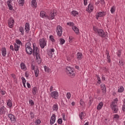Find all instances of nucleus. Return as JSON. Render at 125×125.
I'll list each match as a JSON object with an SVG mask.
<instances>
[{"mask_svg":"<svg viewBox=\"0 0 125 125\" xmlns=\"http://www.w3.org/2000/svg\"><path fill=\"white\" fill-rule=\"evenodd\" d=\"M85 113H84L83 112H82L80 113H79V118L81 120H83L84 119V117H85Z\"/></svg>","mask_w":125,"mask_h":125,"instance_id":"obj_25","label":"nucleus"},{"mask_svg":"<svg viewBox=\"0 0 125 125\" xmlns=\"http://www.w3.org/2000/svg\"><path fill=\"white\" fill-rule=\"evenodd\" d=\"M112 110L114 113H117L118 112V106H117V102H112L111 104L110 105Z\"/></svg>","mask_w":125,"mask_h":125,"instance_id":"obj_5","label":"nucleus"},{"mask_svg":"<svg viewBox=\"0 0 125 125\" xmlns=\"http://www.w3.org/2000/svg\"><path fill=\"white\" fill-rule=\"evenodd\" d=\"M107 59L108 63H111V56L107 57Z\"/></svg>","mask_w":125,"mask_h":125,"instance_id":"obj_50","label":"nucleus"},{"mask_svg":"<svg viewBox=\"0 0 125 125\" xmlns=\"http://www.w3.org/2000/svg\"><path fill=\"white\" fill-rule=\"evenodd\" d=\"M44 71L45 72H47L48 73L49 72V71H50V69H49V67L46 66H44Z\"/></svg>","mask_w":125,"mask_h":125,"instance_id":"obj_39","label":"nucleus"},{"mask_svg":"<svg viewBox=\"0 0 125 125\" xmlns=\"http://www.w3.org/2000/svg\"><path fill=\"white\" fill-rule=\"evenodd\" d=\"M1 54L3 57L6 56V49L3 47L1 49Z\"/></svg>","mask_w":125,"mask_h":125,"instance_id":"obj_24","label":"nucleus"},{"mask_svg":"<svg viewBox=\"0 0 125 125\" xmlns=\"http://www.w3.org/2000/svg\"><path fill=\"white\" fill-rule=\"evenodd\" d=\"M7 105L9 107V108H11L12 107V102L10 100H8L7 102Z\"/></svg>","mask_w":125,"mask_h":125,"instance_id":"obj_29","label":"nucleus"},{"mask_svg":"<svg viewBox=\"0 0 125 125\" xmlns=\"http://www.w3.org/2000/svg\"><path fill=\"white\" fill-rule=\"evenodd\" d=\"M30 115L31 119H34V118H35V114H34L33 112H31Z\"/></svg>","mask_w":125,"mask_h":125,"instance_id":"obj_46","label":"nucleus"},{"mask_svg":"<svg viewBox=\"0 0 125 125\" xmlns=\"http://www.w3.org/2000/svg\"><path fill=\"white\" fill-rule=\"evenodd\" d=\"M124 90H125V88H124V87L123 86H121L120 87H118V92L119 93L123 92Z\"/></svg>","mask_w":125,"mask_h":125,"instance_id":"obj_32","label":"nucleus"},{"mask_svg":"<svg viewBox=\"0 0 125 125\" xmlns=\"http://www.w3.org/2000/svg\"><path fill=\"white\" fill-rule=\"evenodd\" d=\"M29 104L31 105V106H34V101L32 100H29Z\"/></svg>","mask_w":125,"mask_h":125,"instance_id":"obj_44","label":"nucleus"},{"mask_svg":"<svg viewBox=\"0 0 125 125\" xmlns=\"http://www.w3.org/2000/svg\"><path fill=\"white\" fill-rule=\"evenodd\" d=\"M11 2H12V0H9L7 1V4L10 10H12V9H13V7L12 6V5H11Z\"/></svg>","mask_w":125,"mask_h":125,"instance_id":"obj_18","label":"nucleus"},{"mask_svg":"<svg viewBox=\"0 0 125 125\" xmlns=\"http://www.w3.org/2000/svg\"><path fill=\"white\" fill-rule=\"evenodd\" d=\"M67 75H68V76H70V77H71V78H74V77H75V71H74V69H72L71 70H70L69 72H67Z\"/></svg>","mask_w":125,"mask_h":125,"instance_id":"obj_16","label":"nucleus"},{"mask_svg":"<svg viewBox=\"0 0 125 125\" xmlns=\"http://www.w3.org/2000/svg\"><path fill=\"white\" fill-rule=\"evenodd\" d=\"M24 3H25L24 0H19V5H20L21 6H23V5H24Z\"/></svg>","mask_w":125,"mask_h":125,"instance_id":"obj_36","label":"nucleus"},{"mask_svg":"<svg viewBox=\"0 0 125 125\" xmlns=\"http://www.w3.org/2000/svg\"><path fill=\"white\" fill-rule=\"evenodd\" d=\"M101 87L102 90H103V95H105V94H106V86H105V84H102L101 85Z\"/></svg>","mask_w":125,"mask_h":125,"instance_id":"obj_17","label":"nucleus"},{"mask_svg":"<svg viewBox=\"0 0 125 125\" xmlns=\"http://www.w3.org/2000/svg\"><path fill=\"white\" fill-rule=\"evenodd\" d=\"M101 1L102 4H105V1H104V0H101Z\"/></svg>","mask_w":125,"mask_h":125,"instance_id":"obj_63","label":"nucleus"},{"mask_svg":"<svg viewBox=\"0 0 125 125\" xmlns=\"http://www.w3.org/2000/svg\"><path fill=\"white\" fill-rule=\"evenodd\" d=\"M38 92V88L37 87H34L32 88V93L33 95H36Z\"/></svg>","mask_w":125,"mask_h":125,"instance_id":"obj_27","label":"nucleus"},{"mask_svg":"<svg viewBox=\"0 0 125 125\" xmlns=\"http://www.w3.org/2000/svg\"><path fill=\"white\" fill-rule=\"evenodd\" d=\"M119 65H120V66H124V63L123 62L119 61Z\"/></svg>","mask_w":125,"mask_h":125,"instance_id":"obj_58","label":"nucleus"},{"mask_svg":"<svg viewBox=\"0 0 125 125\" xmlns=\"http://www.w3.org/2000/svg\"><path fill=\"white\" fill-rule=\"evenodd\" d=\"M65 40H64L63 39H60V44H62H62H64V43H65Z\"/></svg>","mask_w":125,"mask_h":125,"instance_id":"obj_41","label":"nucleus"},{"mask_svg":"<svg viewBox=\"0 0 125 125\" xmlns=\"http://www.w3.org/2000/svg\"><path fill=\"white\" fill-rule=\"evenodd\" d=\"M115 11H116V7H115V6H113L110 9L111 13L113 14V13H114Z\"/></svg>","mask_w":125,"mask_h":125,"instance_id":"obj_35","label":"nucleus"},{"mask_svg":"<svg viewBox=\"0 0 125 125\" xmlns=\"http://www.w3.org/2000/svg\"><path fill=\"white\" fill-rule=\"evenodd\" d=\"M10 48L11 49V50H12V51H14V50L15 51H18V50H19V48H20V45L16 44V43H15L14 44V46L12 45H10Z\"/></svg>","mask_w":125,"mask_h":125,"instance_id":"obj_4","label":"nucleus"},{"mask_svg":"<svg viewBox=\"0 0 125 125\" xmlns=\"http://www.w3.org/2000/svg\"><path fill=\"white\" fill-rule=\"evenodd\" d=\"M24 28H23V27H19V31L21 33V36H23L24 35Z\"/></svg>","mask_w":125,"mask_h":125,"instance_id":"obj_26","label":"nucleus"},{"mask_svg":"<svg viewBox=\"0 0 125 125\" xmlns=\"http://www.w3.org/2000/svg\"><path fill=\"white\" fill-rule=\"evenodd\" d=\"M52 90H53V86H51L50 88V91H52Z\"/></svg>","mask_w":125,"mask_h":125,"instance_id":"obj_61","label":"nucleus"},{"mask_svg":"<svg viewBox=\"0 0 125 125\" xmlns=\"http://www.w3.org/2000/svg\"><path fill=\"white\" fill-rule=\"evenodd\" d=\"M67 25H68V26H74L75 24L73 22H69L67 23Z\"/></svg>","mask_w":125,"mask_h":125,"instance_id":"obj_47","label":"nucleus"},{"mask_svg":"<svg viewBox=\"0 0 125 125\" xmlns=\"http://www.w3.org/2000/svg\"><path fill=\"white\" fill-rule=\"evenodd\" d=\"M102 107H103V103L101 102L98 105L97 109V110H100Z\"/></svg>","mask_w":125,"mask_h":125,"instance_id":"obj_31","label":"nucleus"},{"mask_svg":"<svg viewBox=\"0 0 125 125\" xmlns=\"http://www.w3.org/2000/svg\"><path fill=\"white\" fill-rule=\"evenodd\" d=\"M84 5H86L87 4V0H83Z\"/></svg>","mask_w":125,"mask_h":125,"instance_id":"obj_57","label":"nucleus"},{"mask_svg":"<svg viewBox=\"0 0 125 125\" xmlns=\"http://www.w3.org/2000/svg\"><path fill=\"white\" fill-rule=\"evenodd\" d=\"M31 42H28L26 43L25 45V48L26 50V52L27 54H29L31 55L32 53H33V56L36 57V60L39 63V64H41V62H42V59H41V56H40V50L38 47H36V45L33 44V49L31 47Z\"/></svg>","mask_w":125,"mask_h":125,"instance_id":"obj_1","label":"nucleus"},{"mask_svg":"<svg viewBox=\"0 0 125 125\" xmlns=\"http://www.w3.org/2000/svg\"><path fill=\"white\" fill-rule=\"evenodd\" d=\"M49 39L53 42H55V40H54V37L52 35L49 36Z\"/></svg>","mask_w":125,"mask_h":125,"instance_id":"obj_40","label":"nucleus"},{"mask_svg":"<svg viewBox=\"0 0 125 125\" xmlns=\"http://www.w3.org/2000/svg\"><path fill=\"white\" fill-rule=\"evenodd\" d=\"M72 30H73V31L75 32V33L77 35H79V34L80 33V31L79 30V28H78V27H77L76 26H73Z\"/></svg>","mask_w":125,"mask_h":125,"instance_id":"obj_22","label":"nucleus"},{"mask_svg":"<svg viewBox=\"0 0 125 125\" xmlns=\"http://www.w3.org/2000/svg\"><path fill=\"white\" fill-rule=\"evenodd\" d=\"M21 68L22 71H26L27 70V67H26V64L24 62H21L20 64Z\"/></svg>","mask_w":125,"mask_h":125,"instance_id":"obj_21","label":"nucleus"},{"mask_svg":"<svg viewBox=\"0 0 125 125\" xmlns=\"http://www.w3.org/2000/svg\"><path fill=\"white\" fill-rule=\"evenodd\" d=\"M66 98H67V99H70V98H71V93L70 92L67 93Z\"/></svg>","mask_w":125,"mask_h":125,"instance_id":"obj_45","label":"nucleus"},{"mask_svg":"<svg viewBox=\"0 0 125 125\" xmlns=\"http://www.w3.org/2000/svg\"><path fill=\"white\" fill-rule=\"evenodd\" d=\"M55 16H56V12L52 11L49 14V15H47L46 19H48V20H53Z\"/></svg>","mask_w":125,"mask_h":125,"instance_id":"obj_3","label":"nucleus"},{"mask_svg":"<svg viewBox=\"0 0 125 125\" xmlns=\"http://www.w3.org/2000/svg\"><path fill=\"white\" fill-rule=\"evenodd\" d=\"M97 93H98V94H99V93H100V89H98L97 90Z\"/></svg>","mask_w":125,"mask_h":125,"instance_id":"obj_64","label":"nucleus"},{"mask_svg":"<svg viewBox=\"0 0 125 125\" xmlns=\"http://www.w3.org/2000/svg\"><path fill=\"white\" fill-rule=\"evenodd\" d=\"M24 30L25 31V33H27V34H28V33L30 32V23L26 22L25 24V27Z\"/></svg>","mask_w":125,"mask_h":125,"instance_id":"obj_14","label":"nucleus"},{"mask_svg":"<svg viewBox=\"0 0 125 125\" xmlns=\"http://www.w3.org/2000/svg\"><path fill=\"white\" fill-rule=\"evenodd\" d=\"M47 54L49 56H52V53L50 51H47Z\"/></svg>","mask_w":125,"mask_h":125,"instance_id":"obj_53","label":"nucleus"},{"mask_svg":"<svg viewBox=\"0 0 125 125\" xmlns=\"http://www.w3.org/2000/svg\"><path fill=\"white\" fill-rule=\"evenodd\" d=\"M62 32H63V30L61 26L58 25L57 27V30H56L57 35L59 37H61V36H62Z\"/></svg>","mask_w":125,"mask_h":125,"instance_id":"obj_6","label":"nucleus"},{"mask_svg":"<svg viewBox=\"0 0 125 125\" xmlns=\"http://www.w3.org/2000/svg\"><path fill=\"white\" fill-rule=\"evenodd\" d=\"M5 113H6V108L4 106H2L0 107V115L1 116L5 115Z\"/></svg>","mask_w":125,"mask_h":125,"instance_id":"obj_11","label":"nucleus"},{"mask_svg":"<svg viewBox=\"0 0 125 125\" xmlns=\"http://www.w3.org/2000/svg\"><path fill=\"white\" fill-rule=\"evenodd\" d=\"M36 123L37 124V125H40V124L41 123V121L40 120V119H38L36 121Z\"/></svg>","mask_w":125,"mask_h":125,"instance_id":"obj_55","label":"nucleus"},{"mask_svg":"<svg viewBox=\"0 0 125 125\" xmlns=\"http://www.w3.org/2000/svg\"><path fill=\"white\" fill-rule=\"evenodd\" d=\"M50 96L52 97V98L58 99V96H59V93L57 91H53L51 93Z\"/></svg>","mask_w":125,"mask_h":125,"instance_id":"obj_8","label":"nucleus"},{"mask_svg":"<svg viewBox=\"0 0 125 125\" xmlns=\"http://www.w3.org/2000/svg\"><path fill=\"white\" fill-rule=\"evenodd\" d=\"M21 80L22 81V84L24 87H26V79H25V78H24V77H22Z\"/></svg>","mask_w":125,"mask_h":125,"instance_id":"obj_34","label":"nucleus"},{"mask_svg":"<svg viewBox=\"0 0 125 125\" xmlns=\"http://www.w3.org/2000/svg\"><path fill=\"white\" fill-rule=\"evenodd\" d=\"M49 51H50L52 53L54 52V51H55L54 49H53V48L50 49V50Z\"/></svg>","mask_w":125,"mask_h":125,"instance_id":"obj_62","label":"nucleus"},{"mask_svg":"<svg viewBox=\"0 0 125 125\" xmlns=\"http://www.w3.org/2000/svg\"><path fill=\"white\" fill-rule=\"evenodd\" d=\"M27 86L28 88H31V84L29 83H26Z\"/></svg>","mask_w":125,"mask_h":125,"instance_id":"obj_59","label":"nucleus"},{"mask_svg":"<svg viewBox=\"0 0 125 125\" xmlns=\"http://www.w3.org/2000/svg\"><path fill=\"white\" fill-rule=\"evenodd\" d=\"M40 44L41 48H44V46L46 45V41L43 39H40Z\"/></svg>","mask_w":125,"mask_h":125,"instance_id":"obj_9","label":"nucleus"},{"mask_svg":"<svg viewBox=\"0 0 125 125\" xmlns=\"http://www.w3.org/2000/svg\"><path fill=\"white\" fill-rule=\"evenodd\" d=\"M34 73L36 78H38L39 77V68H35L34 69Z\"/></svg>","mask_w":125,"mask_h":125,"instance_id":"obj_30","label":"nucleus"},{"mask_svg":"<svg viewBox=\"0 0 125 125\" xmlns=\"http://www.w3.org/2000/svg\"><path fill=\"white\" fill-rule=\"evenodd\" d=\"M31 6L33 8H36L37 7V1L36 0H32Z\"/></svg>","mask_w":125,"mask_h":125,"instance_id":"obj_23","label":"nucleus"},{"mask_svg":"<svg viewBox=\"0 0 125 125\" xmlns=\"http://www.w3.org/2000/svg\"><path fill=\"white\" fill-rule=\"evenodd\" d=\"M106 14V13L105 12H99V13H97L96 18L98 20L99 17H104Z\"/></svg>","mask_w":125,"mask_h":125,"instance_id":"obj_10","label":"nucleus"},{"mask_svg":"<svg viewBox=\"0 0 125 125\" xmlns=\"http://www.w3.org/2000/svg\"><path fill=\"white\" fill-rule=\"evenodd\" d=\"M55 121H56V117L55 116V114H53L51 117V119L50 120V125H54V123H55Z\"/></svg>","mask_w":125,"mask_h":125,"instance_id":"obj_12","label":"nucleus"},{"mask_svg":"<svg viewBox=\"0 0 125 125\" xmlns=\"http://www.w3.org/2000/svg\"><path fill=\"white\" fill-rule=\"evenodd\" d=\"M93 30L101 38H106L107 36V32H104L102 29H98L96 26H93Z\"/></svg>","mask_w":125,"mask_h":125,"instance_id":"obj_2","label":"nucleus"},{"mask_svg":"<svg viewBox=\"0 0 125 125\" xmlns=\"http://www.w3.org/2000/svg\"><path fill=\"white\" fill-rule=\"evenodd\" d=\"M93 9H94V8L93 7L92 4H89L88 6V8L86 9V11L89 12V13H90L93 11Z\"/></svg>","mask_w":125,"mask_h":125,"instance_id":"obj_15","label":"nucleus"},{"mask_svg":"<svg viewBox=\"0 0 125 125\" xmlns=\"http://www.w3.org/2000/svg\"><path fill=\"white\" fill-rule=\"evenodd\" d=\"M62 119H59L58 120V123L59 124V125H62Z\"/></svg>","mask_w":125,"mask_h":125,"instance_id":"obj_51","label":"nucleus"},{"mask_svg":"<svg viewBox=\"0 0 125 125\" xmlns=\"http://www.w3.org/2000/svg\"><path fill=\"white\" fill-rule=\"evenodd\" d=\"M46 16H47V15H46V13L43 11H42L40 12V17L42 18H45L46 19Z\"/></svg>","mask_w":125,"mask_h":125,"instance_id":"obj_20","label":"nucleus"},{"mask_svg":"<svg viewBox=\"0 0 125 125\" xmlns=\"http://www.w3.org/2000/svg\"><path fill=\"white\" fill-rule=\"evenodd\" d=\"M31 69L32 70H36V69H35V65H34V64H33V63L31 64Z\"/></svg>","mask_w":125,"mask_h":125,"instance_id":"obj_56","label":"nucleus"},{"mask_svg":"<svg viewBox=\"0 0 125 125\" xmlns=\"http://www.w3.org/2000/svg\"><path fill=\"white\" fill-rule=\"evenodd\" d=\"M15 21L14 19L12 18H10L8 21V24L9 28H13V25H14Z\"/></svg>","mask_w":125,"mask_h":125,"instance_id":"obj_7","label":"nucleus"},{"mask_svg":"<svg viewBox=\"0 0 125 125\" xmlns=\"http://www.w3.org/2000/svg\"><path fill=\"white\" fill-rule=\"evenodd\" d=\"M16 44H18V45H21L22 44V42H21V41L19 40V39L16 40Z\"/></svg>","mask_w":125,"mask_h":125,"instance_id":"obj_38","label":"nucleus"},{"mask_svg":"<svg viewBox=\"0 0 125 125\" xmlns=\"http://www.w3.org/2000/svg\"><path fill=\"white\" fill-rule=\"evenodd\" d=\"M96 77L98 81V83H101V79L99 77V75H97Z\"/></svg>","mask_w":125,"mask_h":125,"instance_id":"obj_43","label":"nucleus"},{"mask_svg":"<svg viewBox=\"0 0 125 125\" xmlns=\"http://www.w3.org/2000/svg\"><path fill=\"white\" fill-rule=\"evenodd\" d=\"M73 68H72L70 66H68L66 67V70H67V72H69L71 70H73Z\"/></svg>","mask_w":125,"mask_h":125,"instance_id":"obj_48","label":"nucleus"},{"mask_svg":"<svg viewBox=\"0 0 125 125\" xmlns=\"http://www.w3.org/2000/svg\"><path fill=\"white\" fill-rule=\"evenodd\" d=\"M77 59L78 60H82L83 59V53L81 52H78L77 53Z\"/></svg>","mask_w":125,"mask_h":125,"instance_id":"obj_19","label":"nucleus"},{"mask_svg":"<svg viewBox=\"0 0 125 125\" xmlns=\"http://www.w3.org/2000/svg\"><path fill=\"white\" fill-rule=\"evenodd\" d=\"M113 118L115 120H119L120 116H119V115H118V114H115L113 115Z\"/></svg>","mask_w":125,"mask_h":125,"instance_id":"obj_42","label":"nucleus"},{"mask_svg":"<svg viewBox=\"0 0 125 125\" xmlns=\"http://www.w3.org/2000/svg\"><path fill=\"white\" fill-rule=\"evenodd\" d=\"M121 53H122V50H119L117 52V56L120 57L121 56Z\"/></svg>","mask_w":125,"mask_h":125,"instance_id":"obj_52","label":"nucleus"},{"mask_svg":"<svg viewBox=\"0 0 125 125\" xmlns=\"http://www.w3.org/2000/svg\"><path fill=\"white\" fill-rule=\"evenodd\" d=\"M80 104L81 105V106H83L84 105V103L83 102V101L81 99L80 102Z\"/></svg>","mask_w":125,"mask_h":125,"instance_id":"obj_49","label":"nucleus"},{"mask_svg":"<svg viewBox=\"0 0 125 125\" xmlns=\"http://www.w3.org/2000/svg\"><path fill=\"white\" fill-rule=\"evenodd\" d=\"M8 117L10 119V120L13 124L16 122V118H15V116L14 115L8 114Z\"/></svg>","mask_w":125,"mask_h":125,"instance_id":"obj_13","label":"nucleus"},{"mask_svg":"<svg viewBox=\"0 0 125 125\" xmlns=\"http://www.w3.org/2000/svg\"><path fill=\"white\" fill-rule=\"evenodd\" d=\"M11 76L12 77V78H13V79H16L15 74H11Z\"/></svg>","mask_w":125,"mask_h":125,"instance_id":"obj_60","label":"nucleus"},{"mask_svg":"<svg viewBox=\"0 0 125 125\" xmlns=\"http://www.w3.org/2000/svg\"><path fill=\"white\" fill-rule=\"evenodd\" d=\"M53 111H58V104H55L53 105V108H52Z\"/></svg>","mask_w":125,"mask_h":125,"instance_id":"obj_28","label":"nucleus"},{"mask_svg":"<svg viewBox=\"0 0 125 125\" xmlns=\"http://www.w3.org/2000/svg\"><path fill=\"white\" fill-rule=\"evenodd\" d=\"M89 99L90 100L88 102V105H89V106H91V104H92V103L93 102V99L91 97H90Z\"/></svg>","mask_w":125,"mask_h":125,"instance_id":"obj_37","label":"nucleus"},{"mask_svg":"<svg viewBox=\"0 0 125 125\" xmlns=\"http://www.w3.org/2000/svg\"><path fill=\"white\" fill-rule=\"evenodd\" d=\"M105 54H106L107 57L110 56V55L109 54V51H108V50H106Z\"/></svg>","mask_w":125,"mask_h":125,"instance_id":"obj_54","label":"nucleus"},{"mask_svg":"<svg viewBox=\"0 0 125 125\" xmlns=\"http://www.w3.org/2000/svg\"><path fill=\"white\" fill-rule=\"evenodd\" d=\"M79 15V12L78 11L73 10L71 12V15H73V16H77V15Z\"/></svg>","mask_w":125,"mask_h":125,"instance_id":"obj_33","label":"nucleus"}]
</instances>
